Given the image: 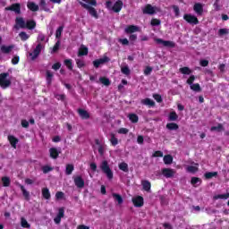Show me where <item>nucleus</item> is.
<instances>
[{
  "label": "nucleus",
  "instance_id": "1",
  "mask_svg": "<svg viewBox=\"0 0 229 229\" xmlns=\"http://www.w3.org/2000/svg\"><path fill=\"white\" fill-rule=\"evenodd\" d=\"M123 3L121 0H117L114 4L112 3V1H106V7L108 10H112L114 12V13H119L121 10H123Z\"/></svg>",
  "mask_w": 229,
  "mask_h": 229
},
{
  "label": "nucleus",
  "instance_id": "2",
  "mask_svg": "<svg viewBox=\"0 0 229 229\" xmlns=\"http://www.w3.org/2000/svg\"><path fill=\"white\" fill-rule=\"evenodd\" d=\"M100 169L104 173V174L106 175L108 180H114V172H112V169L110 168V165H108V161L104 160L102 161L100 165Z\"/></svg>",
  "mask_w": 229,
  "mask_h": 229
},
{
  "label": "nucleus",
  "instance_id": "3",
  "mask_svg": "<svg viewBox=\"0 0 229 229\" xmlns=\"http://www.w3.org/2000/svg\"><path fill=\"white\" fill-rule=\"evenodd\" d=\"M9 72L0 73V87L1 89H8L12 85V81L8 79Z\"/></svg>",
  "mask_w": 229,
  "mask_h": 229
},
{
  "label": "nucleus",
  "instance_id": "4",
  "mask_svg": "<svg viewBox=\"0 0 229 229\" xmlns=\"http://www.w3.org/2000/svg\"><path fill=\"white\" fill-rule=\"evenodd\" d=\"M196 80V76L191 75L189 79L186 81V83L190 85V88L194 92H201V86H199V83H195L194 81Z\"/></svg>",
  "mask_w": 229,
  "mask_h": 229
},
{
  "label": "nucleus",
  "instance_id": "5",
  "mask_svg": "<svg viewBox=\"0 0 229 229\" xmlns=\"http://www.w3.org/2000/svg\"><path fill=\"white\" fill-rule=\"evenodd\" d=\"M80 4L82 6V8H84L85 10H88L89 15H91V17H94V19H99V14H98V11L96 10V8L83 3L81 2Z\"/></svg>",
  "mask_w": 229,
  "mask_h": 229
},
{
  "label": "nucleus",
  "instance_id": "6",
  "mask_svg": "<svg viewBox=\"0 0 229 229\" xmlns=\"http://www.w3.org/2000/svg\"><path fill=\"white\" fill-rule=\"evenodd\" d=\"M183 19L189 24H194V25L199 24V20H198V17H196L192 14L186 13L183 15Z\"/></svg>",
  "mask_w": 229,
  "mask_h": 229
},
{
  "label": "nucleus",
  "instance_id": "7",
  "mask_svg": "<svg viewBox=\"0 0 229 229\" xmlns=\"http://www.w3.org/2000/svg\"><path fill=\"white\" fill-rule=\"evenodd\" d=\"M14 30H26V21L22 17H16L15 24L13 26Z\"/></svg>",
  "mask_w": 229,
  "mask_h": 229
},
{
  "label": "nucleus",
  "instance_id": "8",
  "mask_svg": "<svg viewBox=\"0 0 229 229\" xmlns=\"http://www.w3.org/2000/svg\"><path fill=\"white\" fill-rule=\"evenodd\" d=\"M5 12H14L17 15L21 13V4H13L10 6L5 7Z\"/></svg>",
  "mask_w": 229,
  "mask_h": 229
},
{
  "label": "nucleus",
  "instance_id": "9",
  "mask_svg": "<svg viewBox=\"0 0 229 229\" xmlns=\"http://www.w3.org/2000/svg\"><path fill=\"white\" fill-rule=\"evenodd\" d=\"M41 52H42V43H38L36 46V48L33 50V53L30 54V56H32L31 60H37V58H38V55H40Z\"/></svg>",
  "mask_w": 229,
  "mask_h": 229
},
{
  "label": "nucleus",
  "instance_id": "10",
  "mask_svg": "<svg viewBox=\"0 0 229 229\" xmlns=\"http://www.w3.org/2000/svg\"><path fill=\"white\" fill-rule=\"evenodd\" d=\"M108 62H110V58H108L107 56H105L103 58H99V59L93 61V65H94L95 69H99L100 65H103Z\"/></svg>",
  "mask_w": 229,
  "mask_h": 229
},
{
  "label": "nucleus",
  "instance_id": "11",
  "mask_svg": "<svg viewBox=\"0 0 229 229\" xmlns=\"http://www.w3.org/2000/svg\"><path fill=\"white\" fill-rule=\"evenodd\" d=\"M132 203L134 207L140 208V207H144V198L142 196H136L132 198Z\"/></svg>",
  "mask_w": 229,
  "mask_h": 229
},
{
  "label": "nucleus",
  "instance_id": "12",
  "mask_svg": "<svg viewBox=\"0 0 229 229\" xmlns=\"http://www.w3.org/2000/svg\"><path fill=\"white\" fill-rule=\"evenodd\" d=\"M155 42H157V44H162V46H164L165 47H174L176 46L174 42L169 41V40H164L162 38H156Z\"/></svg>",
  "mask_w": 229,
  "mask_h": 229
},
{
  "label": "nucleus",
  "instance_id": "13",
  "mask_svg": "<svg viewBox=\"0 0 229 229\" xmlns=\"http://www.w3.org/2000/svg\"><path fill=\"white\" fill-rule=\"evenodd\" d=\"M73 182H74L76 187H78V189H83L85 187V180H83L81 175H78V176L74 177Z\"/></svg>",
  "mask_w": 229,
  "mask_h": 229
},
{
  "label": "nucleus",
  "instance_id": "14",
  "mask_svg": "<svg viewBox=\"0 0 229 229\" xmlns=\"http://www.w3.org/2000/svg\"><path fill=\"white\" fill-rule=\"evenodd\" d=\"M174 170L171 168H163L162 174L165 178H173L174 176Z\"/></svg>",
  "mask_w": 229,
  "mask_h": 229
},
{
  "label": "nucleus",
  "instance_id": "15",
  "mask_svg": "<svg viewBox=\"0 0 229 229\" xmlns=\"http://www.w3.org/2000/svg\"><path fill=\"white\" fill-rule=\"evenodd\" d=\"M77 112L81 119H83V120L90 119V113L88 112L87 110L79 108Z\"/></svg>",
  "mask_w": 229,
  "mask_h": 229
},
{
  "label": "nucleus",
  "instance_id": "16",
  "mask_svg": "<svg viewBox=\"0 0 229 229\" xmlns=\"http://www.w3.org/2000/svg\"><path fill=\"white\" fill-rule=\"evenodd\" d=\"M143 13L146 15H154L156 13L155 7L153 5L148 4L143 9Z\"/></svg>",
  "mask_w": 229,
  "mask_h": 229
},
{
  "label": "nucleus",
  "instance_id": "17",
  "mask_svg": "<svg viewBox=\"0 0 229 229\" xmlns=\"http://www.w3.org/2000/svg\"><path fill=\"white\" fill-rule=\"evenodd\" d=\"M12 148H13L14 149H17V144H19V139H17L15 136L13 135H9L7 137Z\"/></svg>",
  "mask_w": 229,
  "mask_h": 229
},
{
  "label": "nucleus",
  "instance_id": "18",
  "mask_svg": "<svg viewBox=\"0 0 229 229\" xmlns=\"http://www.w3.org/2000/svg\"><path fill=\"white\" fill-rule=\"evenodd\" d=\"M37 28V21L35 20H28L25 21V29L27 30H35Z\"/></svg>",
  "mask_w": 229,
  "mask_h": 229
},
{
  "label": "nucleus",
  "instance_id": "19",
  "mask_svg": "<svg viewBox=\"0 0 229 229\" xmlns=\"http://www.w3.org/2000/svg\"><path fill=\"white\" fill-rule=\"evenodd\" d=\"M193 10L197 15H203V4L197 3L193 5Z\"/></svg>",
  "mask_w": 229,
  "mask_h": 229
},
{
  "label": "nucleus",
  "instance_id": "20",
  "mask_svg": "<svg viewBox=\"0 0 229 229\" xmlns=\"http://www.w3.org/2000/svg\"><path fill=\"white\" fill-rule=\"evenodd\" d=\"M38 6L42 12H47V13L51 12V9L47 7V2H46V0H40Z\"/></svg>",
  "mask_w": 229,
  "mask_h": 229
},
{
  "label": "nucleus",
  "instance_id": "21",
  "mask_svg": "<svg viewBox=\"0 0 229 229\" xmlns=\"http://www.w3.org/2000/svg\"><path fill=\"white\" fill-rule=\"evenodd\" d=\"M49 153H50V158H53L54 160H56V158H58L60 155V152L56 148H49Z\"/></svg>",
  "mask_w": 229,
  "mask_h": 229
},
{
  "label": "nucleus",
  "instance_id": "22",
  "mask_svg": "<svg viewBox=\"0 0 229 229\" xmlns=\"http://www.w3.org/2000/svg\"><path fill=\"white\" fill-rule=\"evenodd\" d=\"M18 187H20V189L22 192V196L24 197L26 201H30V191H28L26 190V188L24 187V185H22V184H19Z\"/></svg>",
  "mask_w": 229,
  "mask_h": 229
},
{
  "label": "nucleus",
  "instance_id": "23",
  "mask_svg": "<svg viewBox=\"0 0 229 229\" xmlns=\"http://www.w3.org/2000/svg\"><path fill=\"white\" fill-rule=\"evenodd\" d=\"M12 49H13V45H11V46H1L0 47V51L1 53H4V55H9V53H12Z\"/></svg>",
  "mask_w": 229,
  "mask_h": 229
},
{
  "label": "nucleus",
  "instance_id": "24",
  "mask_svg": "<svg viewBox=\"0 0 229 229\" xmlns=\"http://www.w3.org/2000/svg\"><path fill=\"white\" fill-rule=\"evenodd\" d=\"M27 7L30 12H38L39 7L38 4H35V2H29L27 4Z\"/></svg>",
  "mask_w": 229,
  "mask_h": 229
},
{
  "label": "nucleus",
  "instance_id": "25",
  "mask_svg": "<svg viewBox=\"0 0 229 229\" xmlns=\"http://www.w3.org/2000/svg\"><path fill=\"white\" fill-rule=\"evenodd\" d=\"M141 105H145V106H155V101H153L151 98H144L141 100Z\"/></svg>",
  "mask_w": 229,
  "mask_h": 229
},
{
  "label": "nucleus",
  "instance_id": "26",
  "mask_svg": "<svg viewBox=\"0 0 229 229\" xmlns=\"http://www.w3.org/2000/svg\"><path fill=\"white\" fill-rule=\"evenodd\" d=\"M89 55V48L85 46H81L78 52V56H87Z\"/></svg>",
  "mask_w": 229,
  "mask_h": 229
},
{
  "label": "nucleus",
  "instance_id": "27",
  "mask_svg": "<svg viewBox=\"0 0 229 229\" xmlns=\"http://www.w3.org/2000/svg\"><path fill=\"white\" fill-rule=\"evenodd\" d=\"M139 31V27L135 26V25H129L126 29H125V33L130 34V33H135Z\"/></svg>",
  "mask_w": 229,
  "mask_h": 229
},
{
  "label": "nucleus",
  "instance_id": "28",
  "mask_svg": "<svg viewBox=\"0 0 229 229\" xmlns=\"http://www.w3.org/2000/svg\"><path fill=\"white\" fill-rule=\"evenodd\" d=\"M163 162L164 164H165V165H171V164H173V156L171 155L164 156Z\"/></svg>",
  "mask_w": 229,
  "mask_h": 229
},
{
  "label": "nucleus",
  "instance_id": "29",
  "mask_svg": "<svg viewBox=\"0 0 229 229\" xmlns=\"http://www.w3.org/2000/svg\"><path fill=\"white\" fill-rule=\"evenodd\" d=\"M114 201H117L118 205H123V196H121L119 193H113L112 194Z\"/></svg>",
  "mask_w": 229,
  "mask_h": 229
},
{
  "label": "nucleus",
  "instance_id": "30",
  "mask_svg": "<svg viewBox=\"0 0 229 229\" xmlns=\"http://www.w3.org/2000/svg\"><path fill=\"white\" fill-rule=\"evenodd\" d=\"M42 196L45 199H51V192H49L48 188L42 189Z\"/></svg>",
  "mask_w": 229,
  "mask_h": 229
},
{
  "label": "nucleus",
  "instance_id": "31",
  "mask_svg": "<svg viewBox=\"0 0 229 229\" xmlns=\"http://www.w3.org/2000/svg\"><path fill=\"white\" fill-rule=\"evenodd\" d=\"M180 128V126L175 123H169L166 124V129L170 130V131H176Z\"/></svg>",
  "mask_w": 229,
  "mask_h": 229
},
{
  "label": "nucleus",
  "instance_id": "32",
  "mask_svg": "<svg viewBox=\"0 0 229 229\" xmlns=\"http://www.w3.org/2000/svg\"><path fill=\"white\" fill-rule=\"evenodd\" d=\"M142 187L144 191L149 192L151 191V182H149V181H143Z\"/></svg>",
  "mask_w": 229,
  "mask_h": 229
},
{
  "label": "nucleus",
  "instance_id": "33",
  "mask_svg": "<svg viewBox=\"0 0 229 229\" xmlns=\"http://www.w3.org/2000/svg\"><path fill=\"white\" fill-rule=\"evenodd\" d=\"M120 171H123V173H128L130 168H128V165L124 162H122L118 165Z\"/></svg>",
  "mask_w": 229,
  "mask_h": 229
},
{
  "label": "nucleus",
  "instance_id": "34",
  "mask_svg": "<svg viewBox=\"0 0 229 229\" xmlns=\"http://www.w3.org/2000/svg\"><path fill=\"white\" fill-rule=\"evenodd\" d=\"M72 171H74V165H72V164L66 165L65 174H67L69 176V175L72 174Z\"/></svg>",
  "mask_w": 229,
  "mask_h": 229
},
{
  "label": "nucleus",
  "instance_id": "35",
  "mask_svg": "<svg viewBox=\"0 0 229 229\" xmlns=\"http://www.w3.org/2000/svg\"><path fill=\"white\" fill-rule=\"evenodd\" d=\"M110 137H111L110 142L112 146H117V144H119V140H117V138L115 137V134L111 132Z\"/></svg>",
  "mask_w": 229,
  "mask_h": 229
},
{
  "label": "nucleus",
  "instance_id": "36",
  "mask_svg": "<svg viewBox=\"0 0 229 229\" xmlns=\"http://www.w3.org/2000/svg\"><path fill=\"white\" fill-rule=\"evenodd\" d=\"M225 131V127L222 123H218L217 126H212L210 128V131Z\"/></svg>",
  "mask_w": 229,
  "mask_h": 229
},
{
  "label": "nucleus",
  "instance_id": "37",
  "mask_svg": "<svg viewBox=\"0 0 229 229\" xmlns=\"http://www.w3.org/2000/svg\"><path fill=\"white\" fill-rule=\"evenodd\" d=\"M99 81H100V83H102V85H105V87H109V85L111 83L110 79H108L106 77H100Z\"/></svg>",
  "mask_w": 229,
  "mask_h": 229
},
{
  "label": "nucleus",
  "instance_id": "38",
  "mask_svg": "<svg viewBox=\"0 0 229 229\" xmlns=\"http://www.w3.org/2000/svg\"><path fill=\"white\" fill-rule=\"evenodd\" d=\"M53 72L50 71H47V85H51L53 83Z\"/></svg>",
  "mask_w": 229,
  "mask_h": 229
},
{
  "label": "nucleus",
  "instance_id": "39",
  "mask_svg": "<svg viewBox=\"0 0 229 229\" xmlns=\"http://www.w3.org/2000/svg\"><path fill=\"white\" fill-rule=\"evenodd\" d=\"M19 37L22 42H26L30 38V35L26 33L25 31H21L19 33Z\"/></svg>",
  "mask_w": 229,
  "mask_h": 229
},
{
  "label": "nucleus",
  "instance_id": "40",
  "mask_svg": "<svg viewBox=\"0 0 229 229\" xmlns=\"http://www.w3.org/2000/svg\"><path fill=\"white\" fill-rule=\"evenodd\" d=\"M64 64L69 71H72V69H73L72 59H65Z\"/></svg>",
  "mask_w": 229,
  "mask_h": 229
},
{
  "label": "nucleus",
  "instance_id": "41",
  "mask_svg": "<svg viewBox=\"0 0 229 229\" xmlns=\"http://www.w3.org/2000/svg\"><path fill=\"white\" fill-rule=\"evenodd\" d=\"M2 183L4 187H10V183H11L10 177L8 176L2 177Z\"/></svg>",
  "mask_w": 229,
  "mask_h": 229
},
{
  "label": "nucleus",
  "instance_id": "42",
  "mask_svg": "<svg viewBox=\"0 0 229 229\" xmlns=\"http://www.w3.org/2000/svg\"><path fill=\"white\" fill-rule=\"evenodd\" d=\"M229 192L214 196V199H228Z\"/></svg>",
  "mask_w": 229,
  "mask_h": 229
},
{
  "label": "nucleus",
  "instance_id": "43",
  "mask_svg": "<svg viewBox=\"0 0 229 229\" xmlns=\"http://www.w3.org/2000/svg\"><path fill=\"white\" fill-rule=\"evenodd\" d=\"M206 180H210L211 178H214L217 176V172H208L204 174Z\"/></svg>",
  "mask_w": 229,
  "mask_h": 229
},
{
  "label": "nucleus",
  "instance_id": "44",
  "mask_svg": "<svg viewBox=\"0 0 229 229\" xmlns=\"http://www.w3.org/2000/svg\"><path fill=\"white\" fill-rule=\"evenodd\" d=\"M21 225L22 228H31V225H30V223H28V220H26V218L24 217H21Z\"/></svg>",
  "mask_w": 229,
  "mask_h": 229
},
{
  "label": "nucleus",
  "instance_id": "45",
  "mask_svg": "<svg viewBox=\"0 0 229 229\" xmlns=\"http://www.w3.org/2000/svg\"><path fill=\"white\" fill-rule=\"evenodd\" d=\"M180 72L182 74H192V71L191 70V68L184 66L182 68H180Z\"/></svg>",
  "mask_w": 229,
  "mask_h": 229
},
{
  "label": "nucleus",
  "instance_id": "46",
  "mask_svg": "<svg viewBox=\"0 0 229 229\" xmlns=\"http://www.w3.org/2000/svg\"><path fill=\"white\" fill-rule=\"evenodd\" d=\"M128 117H129V120H130L131 122H132L133 123H139V115H137V114H130L128 115Z\"/></svg>",
  "mask_w": 229,
  "mask_h": 229
},
{
  "label": "nucleus",
  "instance_id": "47",
  "mask_svg": "<svg viewBox=\"0 0 229 229\" xmlns=\"http://www.w3.org/2000/svg\"><path fill=\"white\" fill-rule=\"evenodd\" d=\"M53 167L49 166V165H43L41 167V171H43L44 174H47V173H51V171H53Z\"/></svg>",
  "mask_w": 229,
  "mask_h": 229
},
{
  "label": "nucleus",
  "instance_id": "48",
  "mask_svg": "<svg viewBox=\"0 0 229 229\" xmlns=\"http://www.w3.org/2000/svg\"><path fill=\"white\" fill-rule=\"evenodd\" d=\"M121 72H123V74H125V76H130V73H131L130 67L123 66L121 68Z\"/></svg>",
  "mask_w": 229,
  "mask_h": 229
},
{
  "label": "nucleus",
  "instance_id": "49",
  "mask_svg": "<svg viewBox=\"0 0 229 229\" xmlns=\"http://www.w3.org/2000/svg\"><path fill=\"white\" fill-rule=\"evenodd\" d=\"M62 31H64V26L58 27L55 31V38H60V37H62Z\"/></svg>",
  "mask_w": 229,
  "mask_h": 229
},
{
  "label": "nucleus",
  "instance_id": "50",
  "mask_svg": "<svg viewBox=\"0 0 229 229\" xmlns=\"http://www.w3.org/2000/svg\"><path fill=\"white\" fill-rule=\"evenodd\" d=\"M178 120V114L176 112H171L169 114V121H177Z\"/></svg>",
  "mask_w": 229,
  "mask_h": 229
},
{
  "label": "nucleus",
  "instance_id": "51",
  "mask_svg": "<svg viewBox=\"0 0 229 229\" xmlns=\"http://www.w3.org/2000/svg\"><path fill=\"white\" fill-rule=\"evenodd\" d=\"M60 40H57L55 46L53 47L51 53H58V50L60 49Z\"/></svg>",
  "mask_w": 229,
  "mask_h": 229
},
{
  "label": "nucleus",
  "instance_id": "52",
  "mask_svg": "<svg viewBox=\"0 0 229 229\" xmlns=\"http://www.w3.org/2000/svg\"><path fill=\"white\" fill-rule=\"evenodd\" d=\"M152 157L154 158H162V157H164V152L160 151V150H157L153 153Z\"/></svg>",
  "mask_w": 229,
  "mask_h": 229
},
{
  "label": "nucleus",
  "instance_id": "53",
  "mask_svg": "<svg viewBox=\"0 0 229 229\" xmlns=\"http://www.w3.org/2000/svg\"><path fill=\"white\" fill-rule=\"evenodd\" d=\"M186 170L188 173H198V166L189 165L187 166Z\"/></svg>",
  "mask_w": 229,
  "mask_h": 229
},
{
  "label": "nucleus",
  "instance_id": "54",
  "mask_svg": "<svg viewBox=\"0 0 229 229\" xmlns=\"http://www.w3.org/2000/svg\"><path fill=\"white\" fill-rule=\"evenodd\" d=\"M151 26H160L161 21L159 19L153 18L150 21Z\"/></svg>",
  "mask_w": 229,
  "mask_h": 229
},
{
  "label": "nucleus",
  "instance_id": "55",
  "mask_svg": "<svg viewBox=\"0 0 229 229\" xmlns=\"http://www.w3.org/2000/svg\"><path fill=\"white\" fill-rule=\"evenodd\" d=\"M228 29H219L218 30V36L223 37L225 35H228Z\"/></svg>",
  "mask_w": 229,
  "mask_h": 229
},
{
  "label": "nucleus",
  "instance_id": "56",
  "mask_svg": "<svg viewBox=\"0 0 229 229\" xmlns=\"http://www.w3.org/2000/svg\"><path fill=\"white\" fill-rule=\"evenodd\" d=\"M172 8L174 10L175 17H180V7H178V5H173Z\"/></svg>",
  "mask_w": 229,
  "mask_h": 229
},
{
  "label": "nucleus",
  "instance_id": "57",
  "mask_svg": "<svg viewBox=\"0 0 229 229\" xmlns=\"http://www.w3.org/2000/svg\"><path fill=\"white\" fill-rule=\"evenodd\" d=\"M153 72V68L151 66H147L144 70L145 76H149Z\"/></svg>",
  "mask_w": 229,
  "mask_h": 229
},
{
  "label": "nucleus",
  "instance_id": "58",
  "mask_svg": "<svg viewBox=\"0 0 229 229\" xmlns=\"http://www.w3.org/2000/svg\"><path fill=\"white\" fill-rule=\"evenodd\" d=\"M199 182H201V179L199 177H191V185H196V183H199Z\"/></svg>",
  "mask_w": 229,
  "mask_h": 229
},
{
  "label": "nucleus",
  "instance_id": "59",
  "mask_svg": "<svg viewBox=\"0 0 229 229\" xmlns=\"http://www.w3.org/2000/svg\"><path fill=\"white\" fill-rule=\"evenodd\" d=\"M56 216H57V217H60L62 219V217H64V216H65V209H64V208H59Z\"/></svg>",
  "mask_w": 229,
  "mask_h": 229
},
{
  "label": "nucleus",
  "instance_id": "60",
  "mask_svg": "<svg viewBox=\"0 0 229 229\" xmlns=\"http://www.w3.org/2000/svg\"><path fill=\"white\" fill-rule=\"evenodd\" d=\"M20 60H21V57H19V55H14L12 59L13 65H17V64H19Z\"/></svg>",
  "mask_w": 229,
  "mask_h": 229
},
{
  "label": "nucleus",
  "instance_id": "61",
  "mask_svg": "<svg viewBox=\"0 0 229 229\" xmlns=\"http://www.w3.org/2000/svg\"><path fill=\"white\" fill-rule=\"evenodd\" d=\"M76 64L79 69L85 67V62H83L82 60H80V59L76 60Z\"/></svg>",
  "mask_w": 229,
  "mask_h": 229
},
{
  "label": "nucleus",
  "instance_id": "62",
  "mask_svg": "<svg viewBox=\"0 0 229 229\" xmlns=\"http://www.w3.org/2000/svg\"><path fill=\"white\" fill-rule=\"evenodd\" d=\"M154 99L157 101V103H162V96L160 94H154L153 95Z\"/></svg>",
  "mask_w": 229,
  "mask_h": 229
},
{
  "label": "nucleus",
  "instance_id": "63",
  "mask_svg": "<svg viewBox=\"0 0 229 229\" xmlns=\"http://www.w3.org/2000/svg\"><path fill=\"white\" fill-rule=\"evenodd\" d=\"M130 131L127 128H120L118 133L120 135H126Z\"/></svg>",
  "mask_w": 229,
  "mask_h": 229
},
{
  "label": "nucleus",
  "instance_id": "64",
  "mask_svg": "<svg viewBox=\"0 0 229 229\" xmlns=\"http://www.w3.org/2000/svg\"><path fill=\"white\" fill-rule=\"evenodd\" d=\"M55 98L58 99V101H65V94H57L55 95Z\"/></svg>",
  "mask_w": 229,
  "mask_h": 229
}]
</instances>
